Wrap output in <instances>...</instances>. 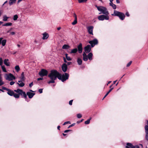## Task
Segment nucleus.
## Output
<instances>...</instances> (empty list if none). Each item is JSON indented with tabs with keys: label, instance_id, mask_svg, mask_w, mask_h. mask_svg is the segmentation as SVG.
I'll use <instances>...</instances> for the list:
<instances>
[{
	"label": "nucleus",
	"instance_id": "4be33fe9",
	"mask_svg": "<svg viewBox=\"0 0 148 148\" xmlns=\"http://www.w3.org/2000/svg\"><path fill=\"white\" fill-rule=\"evenodd\" d=\"M74 16L75 19L74 21L72 23V24L73 25H75L77 23V16L75 14H74Z\"/></svg>",
	"mask_w": 148,
	"mask_h": 148
},
{
	"label": "nucleus",
	"instance_id": "a878e982",
	"mask_svg": "<svg viewBox=\"0 0 148 148\" xmlns=\"http://www.w3.org/2000/svg\"><path fill=\"white\" fill-rule=\"evenodd\" d=\"M77 62L78 65H80L82 64V60L81 59L78 58H77Z\"/></svg>",
	"mask_w": 148,
	"mask_h": 148
},
{
	"label": "nucleus",
	"instance_id": "1a4fd4ad",
	"mask_svg": "<svg viewBox=\"0 0 148 148\" xmlns=\"http://www.w3.org/2000/svg\"><path fill=\"white\" fill-rule=\"evenodd\" d=\"M89 43L91 45V46L92 47H94L95 45L98 43V41L97 39H95L93 40L90 41Z\"/></svg>",
	"mask_w": 148,
	"mask_h": 148
},
{
	"label": "nucleus",
	"instance_id": "2f4dec72",
	"mask_svg": "<svg viewBox=\"0 0 148 148\" xmlns=\"http://www.w3.org/2000/svg\"><path fill=\"white\" fill-rule=\"evenodd\" d=\"M66 59L68 61H70L72 60V58L69 56H68V54L66 53L65 54Z\"/></svg>",
	"mask_w": 148,
	"mask_h": 148
},
{
	"label": "nucleus",
	"instance_id": "37998d69",
	"mask_svg": "<svg viewBox=\"0 0 148 148\" xmlns=\"http://www.w3.org/2000/svg\"><path fill=\"white\" fill-rule=\"evenodd\" d=\"M68 123H69V124H71V122L70 121H66V122H65L64 124H63V125H66V124H67Z\"/></svg>",
	"mask_w": 148,
	"mask_h": 148
},
{
	"label": "nucleus",
	"instance_id": "e433bc0d",
	"mask_svg": "<svg viewBox=\"0 0 148 148\" xmlns=\"http://www.w3.org/2000/svg\"><path fill=\"white\" fill-rule=\"evenodd\" d=\"M15 69L17 72H18L20 70V67L18 65L16 66L15 67Z\"/></svg>",
	"mask_w": 148,
	"mask_h": 148
},
{
	"label": "nucleus",
	"instance_id": "dca6fc26",
	"mask_svg": "<svg viewBox=\"0 0 148 148\" xmlns=\"http://www.w3.org/2000/svg\"><path fill=\"white\" fill-rule=\"evenodd\" d=\"M27 95L28 96L29 98L31 99L34 95L35 93L30 92H27Z\"/></svg>",
	"mask_w": 148,
	"mask_h": 148
},
{
	"label": "nucleus",
	"instance_id": "bf43d9fd",
	"mask_svg": "<svg viewBox=\"0 0 148 148\" xmlns=\"http://www.w3.org/2000/svg\"><path fill=\"white\" fill-rule=\"evenodd\" d=\"M23 0H18L17 1V4H18L20 2L22 1Z\"/></svg>",
	"mask_w": 148,
	"mask_h": 148
},
{
	"label": "nucleus",
	"instance_id": "09e8293b",
	"mask_svg": "<svg viewBox=\"0 0 148 148\" xmlns=\"http://www.w3.org/2000/svg\"><path fill=\"white\" fill-rule=\"evenodd\" d=\"M14 83H15L14 82H13V81H11L10 82V85H12L14 84Z\"/></svg>",
	"mask_w": 148,
	"mask_h": 148
},
{
	"label": "nucleus",
	"instance_id": "39448f33",
	"mask_svg": "<svg viewBox=\"0 0 148 148\" xmlns=\"http://www.w3.org/2000/svg\"><path fill=\"white\" fill-rule=\"evenodd\" d=\"M96 7L98 11L101 12L102 13L105 15H108L109 14V13L106 8L103 6H98L97 5Z\"/></svg>",
	"mask_w": 148,
	"mask_h": 148
},
{
	"label": "nucleus",
	"instance_id": "0e129e2a",
	"mask_svg": "<svg viewBox=\"0 0 148 148\" xmlns=\"http://www.w3.org/2000/svg\"><path fill=\"white\" fill-rule=\"evenodd\" d=\"M61 29V27H59L57 28V29L58 30H60Z\"/></svg>",
	"mask_w": 148,
	"mask_h": 148
},
{
	"label": "nucleus",
	"instance_id": "4c0bfd02",
	"mask_svg": "<svg viewBox=\"0 0 148 148\" xmlns=\"http://www.w3.org/2000/svg\"><path fill=\"white\" fill-rule=\"evenodd\" d=\"M18 18V16L16 14L14 15L13 16V19L14 21H16L17 20Z\"/></svg>",
	"mask_w": 148,
	"mask_h": 148
},
{
	"label": "nucleus",
	"instance_id": "69168bd1",
	"mask_svg": "<svg viewBox=\"0 0 148 148\" xmlns=\"http://www.w3.org/2000/svg\"><path fill=\"white\" fill-rule=\"evenodd\" d=\"M111 82L110 81H109L108 82V84H107V85H108L109 84H110Z\"/></svg>",
	"mask_w": 148,
	"mask_h": 148
},
{
	"label": "nucleus",
	"instance_id": "f3484780",
	"mask_svg": "<svg viewBox=\"0 0 148 148\" xmlns=\"http://www.w3.org/2000/svg\"><path fill=\"white\" fill-rule=\"evenodd\" d=\"M126 148H135V147L133 146L131 143H127V146H126Z\"/></svg>",
	"mask_w": 148,
	"mask_h": 148
},
{
	"label": "nucleus",
	"instance_id": "e2e57ef3",
	"mask_svg": "<svg viewBox=\"0 0 148 148\" xmlns=\"http://www.w3.org/2000/svg\"><path fill=\"white\" fill-rule=\"evenodd\" d=\"M3 22L2 21H0V25L3 23Z\"/></svg>",
	"mask_w": 148,
	"mask_h": 148
},
{
	"label": "nucleus",
	"instance_id": "79ce46f5",
	"mask_svg": "<svg viewBox=\"0 0 148 148\" xmlns=\"http://www.w3.org/2000/svg\"><path fill=\"white\" fill-rule=\"evenodd\" d=\"M132 61H130V62L127 65V66H126L127 67H129V66H130V65L131 64H132Z\"/></svg>",
	"mask_w": 148,
	"mask_h": 148
},
{
	"label": "nucleus",
	"instance_id": "de8ad7c7",
	"mask_svg": "<svg viewBox=\"0 0 148 148\" xmlns=\"http://www.w3.org/2000/svg\"><path fill=\"white\" fill-rule=\"evenodd\" d=\"M73 101V100H71L69 101V104L70 105H72Z\"/></svg>",
	"mask_w": 148,
	"mask_h": 148
},
{
	"label": "nucleus",
	"instance_id": "6e6552de",
	"mask_svg": "<svg viewBox=\"0 0 148 148\" xmlns=\"http://www.w3.org/2000/svg\"><path fill=\"white\" fill-rule=\"evenodd\" d=\"M48 74V71L45 69H42L39 73V75L41 77L47 76Z\"/></svg>",
	"mask_w": 148,
	"mask_h": 148
},
{
	"label": "nucleus",
	"instance_id": "c9c22d12",
	"mask_svg": "<svg viewBox=\"0 0 148 148\" xmlns=\"http://www.w3.org/2000/svg\"><path fill=\"white\" fill-rule=\"evenodd\" d=\"M21 79L23 81L25 80V77L24 73L23 72L21 74Z\"/></svg>",
	"mask_w": 148,
	"mask_h": 148
},
{
	"label": "nucleus",
	"instance_id": "9d476101",
	"mask_svg": "<svg viewBox=\"0 0 148 148\" xmlns=\"http://www.w3.org/2000/svg\"><path fill=\"white\" fill-rule=\"evenodd\" d=\"M91 46L89 45H87L84 48L85 53H89L91 51Z\"/></svg>",
	"mask_w": 148,
	"mask_h": 148
},
{
	"label": "nucleus",
	"instance_id": "603ef678",
	"mask_svg": "<svg viewBox=\"0 0 148 148\" xmlns=\"http://www.w3.org/2000/svg\"><path fill=\"white\" fill-rule=\"evenodd\" d=\"M33 85V82H31V83H30L29 85V86L30 87H31Z\"/></svg>",
	"mask_w": 148,
	"mask_h": 148
},
{
	"label": "nucleus",
	"instance_id": "a211bd4d",
	"mask_svg": "<svg viewBox=\"0 0 148 148\" xmlns=\"http://www.w3.org/2000/svg\"><path fill=\"white\" fill-rule=\"evenodd\" d=\"M83 60L85 61H86L88 60V56L86 54L85 52H84L83 54Z\"/></svg>",
	"mask_w": 148,
	"mask_h": 148
},
{
	"label": "nucleus",
	"instance_id": "864d4df0",
	"mask_svg": "<svg viewBox=\"0 0 148 148\" xmlns=\"http://www.w3.org/2000/svg\"><path fill=\"white\" fill-rule=\"evenodd\" d=\"M15 34V33L14 32H11L10 33V34L12 35H14Z\"/></svg>",
	"mask_w": 148,
	"mask_h": 148
},
{
	"label": "nucleus",
	"instance_id": "0eeeda50",
	"mask_svg": "<svg viewBox=\"0 0 148 148\" xmlns=\"http://www.w3.org/2000/svg\"><path fill=\"white\" fill-rule=\"evenodd\" d=\"M98 18L99 21H103L104 20H108L109 19V16L108 15H102L99 16Z\"/></svg>",
	"mask_w": 148,
	"mask_h": 148
},
{
	"label": "nucleus",
	"instance_id": "7c9ffc66",
	"mask_svg": "<svg viewBox=\"0 0 148 148\" xmlns=\"http://www.w3.org/2000/svg\"><path fill=\"white\" fill-rule=\"evenodd\" d=\"M9 18V17H7L6 16L4 15L3 17V20L4 21H6Z\"/></svg>",
	"mask_w": 148,
	"mask_h": 148
},
{
	"label": "nucleus",
	"instance_id": "f8f14e48",
	"mask_svg": "<svg viewBox=\"0 0 148 148\" xmlns=\"http://www.w3.org/2000/svg\"><path fill=\"white\" fill-rule=\"evenodd\" d=\"M7 40L6 39L3 40V38L2 37L0 38V45L1 44L3 46L5 45Z\"/></svg>",
	"mask_w": 148,
	"mask_h": 148
},
{
	"label": "nucleus",
	"instance_id": "c85d7f7f",
	"mask_svg": "<svg viewBox=\"0 0 148 148\" xmlns=\"http://www.w3.org/2000/svg\"><path fill=\"white\" fill-rule=\"evenodd\" d=\"M113 89V88H112L109 90V91L106 93L105 96H104L102 100H103L104 98H105L108 95L109 93Z\"/></svg>",
	"mask_w": 148,
	"mask_h": 148
},
{
	"label": "nucleus",
	"instance_id": "412c9836",
	"mask_svg": "<svg viewBox=\"0 0 148 148\" xmlns=\"http://www.w3.org/2000/svg\"><path fill=\"white\" fill-rule=\"evenodd\" d=\"M77 51V48H75L71 50L70 52H69L70 54L75 53H76Z\"/></svg>",
	"mask_w": 148,
	"mask_h": 148
},
{
	"label": "nucleus",
	"instance_id": "5fc2aeb1",
	"mask_svg": "<svg viewBox=\"0 0 148 148\" xmlns=\"http://www.w3.org/2000/svg\"><path fill=\"white\" fill-rule=\"evenodd\" d=\"M145 130H146V129H147V130L148 131V125H146L145 127Z\"/></svg>",
	"mask_w": 148,
	"mask_h": 148
},
{
	"label": "nucleus",
	"instance_id": "a18cd8bd",
	"mask_svg": "<svg viewBox=\"0 0 148 148\" xmlns=\"http://www.w3.org/2000/svg\"><path fill=\"white\" fill-rule=\"evenodd\" d=\"M2 89L3 90H7V91H8V89H9L8 88H5V87H3V86L2 87Z\"/></svg>",
	"mask_w": 148,
	"mask_h": 148
},
{
	"label": "nucleus",
	"instance_id": "20e7f679",
	"mask_svg": "<svg viewBox=\"0 0 148 148\" xmlns=\"http://www.w3.org/2000/svg\"><path fill=\"white\" fill-rule=\"evenodd\" d=\"M69 76V74L66 73H65L64 74L62 75L59 73L58 79L61 80L62 82H64L68 79Z\"/></svg>",
	"mask_w": 148,
	"mask_h": 148
},
{
	"label": "nucleus",
	"instance_id": "f704fd0d",
	"mask_svg": "<svg viewBox=\"0 0 148 148\" xmlns=\"http://www.w3.org/2000/svg\"><path fill=\"white\" fill-rule=\"evenodd\" d=\"M1 68L3 71L5 72H7V71L5 67L4 66H1Z\"/></svg>",
	"mask_w": 148,
	"mask_h": 148
},
{
	"label": "nucleus",
	"instance_id": "6ab92c4d",
	"mask_svg": "<svg viewBox=\"0 0 148 148\" xmlns=\"http://www.w3.org/2000/svg\"><path fill=\"white\" fill-rule=\"evenodd\" d=\"M8 59H5L4 60V64L6 66H10V62H8Z\"/></svg>",
	"mask_w": 148,
	"mask_h": 148
},
{
	"label": "nucleus",
	"instance_id": "c756f323",
	"mask_svg": "<svg viewBox=\"0 0 148 148\" xmlns=\"http://www.w3.org/2000/svg\"><path fill=\"white\" fill-rule=\"evenodd\" d=\"M16 84H18L19 87H23L24 85L25 84L23 82H21L20 83H17Z\"/></svg>",
	"mask_w": 148,
	"mask_h": 148
},
{
	"label": "nucleus",
	"instance_id": "6e6d98bb",
	"mask_svg": "<svg viewBox=\"0 0 148 148\" xmlns=\"http://www.w3.org/2000/svg\"><path fill=\"white\" fill-rule=\"evenodd\" d=\"M125 15L127 16H130L128 12H126V13L125 14Z\"/></svg>",
	"mask_w": 148,
	"mask_h": 148
},
{
	"label": "nucleus",
	"instance_id": "7ed1b4c3",
	"mask_svg": "<svg viewBox=\"0 0 148 148\" xmlns=\"http://www.w3.org/2000/svg\"><path fill=\"white\" fill-rule=\"evenodd\" d=\"M112 15L118 16L119 18L122 20H123L125 18L124 14L122 12L114 10L113 14H112Z\"/></svg>",
	"mask_w": 148,
	"mask_h": 148
},
{
	"label": "nucleus",
	"instance_id": "680f3d73",
	"mask_svg": "<svg viewBox=\"0 0 148 148\" xmlns=\"http://www.w3.org/2000/svg\"><path fill=\"white\" fill-rule=\"evenodd\" d=\"M60 126L59 125L57 127L58 129V130H60Z\"/></svg>",
	"mask_w": 148,
	"mask_h": 148
},
{
	"label": "nucleus",
	"instance_id": "58836bf2",
	"mask_svg": "<svg viewBox=\"0 0 148 148\" xmlns=\"http://www.w3.org/2000/svg\"><path fill=\"white\" fill-rule=\"evenodd\" d=\"M78 1L80 3L86 2L87 0H78Z\"/></svg>",
	"mask_w": 148,
	"mask_h": 148
},
{
	"label": "nucleus",
	"instance_id": "5701e85b",
	"mask_svg": "<svg viewBox=\"0 0 148 148\" xmlns=\"http://www.w3.org/2000/svg\"><path fill=\"white\" fill-rule=\"evenodd\" d=\"M93 54L91 53H90L88 55V58L90 60H91L92 59Z\"/></svg>",
	"mask_w": 148,
	"mask_h": 148
},
{
	"label": "nucleus",
	"instance_id": "72a5a7b5",
	"mask_svg": "<svg viewBox=\"0 0 148 148\" xmlns=\"http://www.w3.org/2000/svg\"><path fill=\"white\" fill-rule=\"evenodd\" d=\"M91 119V118L90 117L89 119H88L85 122V124H88L90 123V121Z\"/></svg>",
	"mask_w": 148,
	"mask_h": 148
},
{
	"label": "nucleus",
	"instance_id": "338daca9",
	"mask_svg": "<svg viewBox=\"0 0 148 148\" xmlns=\"http://www.w3.org/2000/svg\"><path fill=\"white\" fill-rule=\"evenodd\" d=\"M0 91H2V92H3L4 91L2 89H0Z\"/></svg>",
	"mask_w": 148,
	"mask_h": 148
},
{
	"label": "nucleus",
	"instance_id": "473e14b6",
	"mask_svg": "<svg viewBox=\"0 0 148 148\" xmlns=\"http://www.w3.org/2000/svg\"><path fill=\"white\" fill-rule=\"evenodd\" d=\"M12 23H5L3 25V26H10L12 25Z\"/></svg>",
	"mask_w": 148,
	"mask_h": 148
},
{
	"label": "nucleus",
	"instance_id": "b1692460",
	"mask_svg": "<svg viewBox=\"0 0 148 148\" xmlns=\"http://www.w3.org/2000/svg\"><path fill=\"white\" fill-rule=\"evenodd\" d=\"M70 48V46L69 45L66 44L64 45L62 47V49H68Z\"/></svg>",
	"mask_w": 148,
	"mask_h": 148
},
{
	"label": "nucleus",
	"instance_id": "052dcab7",
	"mask_svg": "<svg viewBox=\"0 0 148 148\" xmlns=\"http://www.w3.org/2000/svg\"><path fill=\"white\" fill-rule=\"evenodd\" d=\"M116 3H120V1L119 0H116Z\"/></svg>",
	"mask_w": 148,
	"mask_h": 148
},
{
	"label": "nucleus",
	"instance_id": "ddd939ff",
	"mask_svg": "<svg viewBox=\"0 0 148 148\" xmlns=\"http://www.w3.org/2000/svg\"><path fill=\"white\" fill-rule=\"evenodd\" d=\"M77 51L78 50V52L79 53H81L82 51V44L80 43L78 45L77 47Z\"/></svg>",
	"mask_w": 148,
	"mask_h": 148
},
{
	"label": "nucleus",
	"instance_id": "423d86ee",
	"mask_svg": "<svg viewBox=\"0 0 148 148\" xmlns=\"http://www.w3.org/2000/svg\"><path fill=\"white\" fill-rule=\"evenodd\" d=\"M4 77L6 80L9 81H12L15 79V77L11 73L5 74Z\"/></svg>",
	"mask_w": 148,
	"mask_h": 148
},
{
	"label": "nucleus",
	"instance_id": "f03ea898",
	"mask_svg": "<svg viewBox=\"0 0 148 148\" xmlns=\"http://www.w3.org/2000/svg\"><path fill=\"white\" fill-rule=\"evenodd\" d=\"M14 91L18 93V94L14 93L13 96L16 98H18L19 97V95L24 97L25 98H27V95L25 92L23 91L22 90L20 89L14 90Z\"/></svg>",
	"mask_w": 148,
	"mask_h": 148
},
{
	"label": "nucleus",
	"instance_id": "9b49d317",
	"mask_svg": "<svg viewBox=\"0 0 148 148\" xmlns=\"http://www.w3.org/2000/svg\"><path fill=\"white\" fill-rule=\"evenodd\" d=\"M87 28L88 33L92 35H93V27L92 26H90L87 27Z\"/></svg>",
	"mask_w": 148,
	"mask_h": 148
},
{
	"label": "nucleus",
	"instance_id": "49530a36",
	"mask_svg": "<svg viewBox=\"0 0 148 148\" xmlns=\"http://www.w3.org/2000/svg\"><path fill=\"white\" fill-rule=\"evenodd\" d=\"M75 125V123H73V124H72L71 125H69L68 127V129H69V128L71 127H72V126H73L74 125Z\"/></svg>",
	"mask_w": 148,
	"mask_h": 148
},
{
	"label": "nucleus",
	"instance_id": "2eb2a0df",
	"mask_svg": "<svg viewBox=\"0 0 148 148\" xmlns=\"http://www.w3.org/2000/svg\"><path fill=\"white\" fill-rule=\"evenodd\" d=\"M43 37L42 39L43 40H46L49 37V34L46 33L45 32L42 34Z\"/></svg>",
	"mask_w": 148,
	"mask_h": 148
},
{
	"label": "nucleus",
	"instance_id": "c03bdc74",
	"mask_svg": "<svg viewBox=\"0 0 148 148\" xmlns=\"http://www.w3.org/2000/svg\"><path fill=\"white\" fill-rule=\"evenodd\" d=\"M71 130H65V131H64V132L66 133H67L69 132H71Z\"/></svg>",
	"mask_w": 148,
	"mask_h": 148
},
{
	"label": "nucleus",
	"instance_id": "f257e3e1",
	"mask_svg": "<svg viewBox=\"0 0 148 148\" xmlns=\"http://www.w3.org/2000/svg\"><path fill=\"white\" fill-rule=\"evenodd\" d=\"M59 72L56 70H53L51 71L50 73L48 75V77H49L51 80L47 82L49 84L50 83H55V80L57 77L58 78Z\"/></svg>",
	"mask_w": 148,
	"mask_h": 148
},
{
	"label": "nucleus",
	"instance_id": "cd10ccee",
	"mask_svg": "<svg viewBox=\"0 0 148 148\" xmlns=\"http://www.w3.org/2000/svg\"><path fill=\"white\" fill-rule=\"evenodd\" d=\"M145 139L146 140H148V131L147 129H146V130H145Z\"/></svg>",
	"mask_w": 148,
	"mask_h": 148
},
{
	"label": "nucleus",
	"instance_id": "4468645a",
	"mask_svg": "<svg viewBox=\"0 0 148 148\" xmlns=\"http://www.w3.org/2000/svg\"><path fill=\"white\" fill-rule=\"evenodd\" d=\"M62 71L64 72H66L67 70V66L66 63H64L62 65Z\"/></svg>",
	"mask_w": 148,
	"mask_h": 148
},
{
	"label": "nucleus",
	"instance_id": "4d7b16f0",
	"mask_svg": "<svg viewBox=\"0 0 148 148\" xmlns=\"http://www.w3.org/2000/svg\"><path fill=\"white\" fill-rule=\"evenodd\" d=\"M64 62L65 63H67V62L66 59L64 57Z\"/></svg>",
	"mask_w": 148,
	"mask_h": 148
},
{
	"label": "nucleus",
	"instance_id": "393cba45",
	"mask_svg": "<svg viewBox=\"0 0 148 148\" xmlns=\"http://www.w3.org/2000/svg\"><path fill=\"white\" fill-rule=\"evenodd\" d=\"M16 0H10L9 1V4L10 5H12L14 3Z\"/></svg>",
	"mask_w": 148,
	"mask_h": 148
},
{
	"label": "nucleus",
	"instance_id": "774afa93",
	"mask_svg": "<svg viewBox=\"0 0 148 148\" xmlns=\"http://www.w3.org/2000/svg\"><path fill=\"white\" fill-rule=\"evenodd\" d=\"M8 2V1H5L4 2V4H5L7 2Z\"/></svg>",
	"mask_w": 148,
	"mask_h": 148
},
{
	"label": "nucleus",
	"instance_id": "8fccbe9b",
	"mask_svg": "<svg viewBox=\"0 0 148 148\" xmlns=\"http://www.w3.org/2000/svg\"><path fill=\"white\" fill-rule=\"evenodd\" d=\"M38 92L40 93H41L42 92V89H40L38 90Z\"/></svg>",
	"mask_w": 148,
	"mask_h": 148
},
{
	"label": "nucleus",
	"instance_id": "a19ab883",
	"mask_svg": "<svg viewBox=\"0 0 148 148\" xmlns=\"http://www.w3.org/2000/svg\"><path fill=\"white\" fill-rule=\"evenodd\" d=\"M3 64V60L2 58H0V65L2 66Z\"/></svg>",
	"mask_w": 148,
	"mask_h": 148
},
{
	"label": "nucleus",
	"instance_id": "ea45409f",
	"mask_svg": "<svg viewBox=\"0 0 148 148\" xmlns=\"http://www.w3.org/2000/svg\"><path fill=\"white\" fill-rule=\"evenodd\" d=\"M77 116L78 118H80L82 117V115L80 114H77Z\"/></svg>",
	"mask_w": 148,
	"mask_h": 148
},
{
	"label": "nucleus",
	"instance_id": "13d9d810",
	"mask_svg": "<svg viewBox=\"0 0 148 148\" xmlns=\"http://www.w3.org/2000/svg\"><path fill=\"white\" fill-rule=\"evenodd\" d=\"M43 79L42 78H41V77L37 79V80L38 81H39L40 80H42Z\"/></svg>",
	"mask_w": 148,
	"mask_h": 148
},
{
	"label": "nucleus",
	"instance_id": "aec40b11",
	"mask_svg": "<svg viewBox=\"0 0 148 148\" xmlns=\"http://www.w3.org/2000/svg\"><path fill=\"white\" fill-rule=\"evenodd\" d=\"M7 93L8 94L11 96H13L14 94V92L13 91L8 89V90Z\"/></svg>",
	"mask_w": 148,
	"mask_h": 148
},
{
	"label": "nucleus",
	"instance_id": "3c124183",
	"mask_svg": "<svg viewBox=\"0 0 148 148\" xmlns=\"http://www.w3.org/2000/svg\"><path fill=\"white\" fill-rule=\"evenodd\" d=\"M71 64L72 63L71 62H67L66 64H67V66Z\"/></svg>",
	"mask_w": 148,
	"mask_h": 148
},
{
	"label": "nucleus",
	"instance_id": "bb28decb",
	"mask_svg": "<svg viewBox=\"0 0 148 148\" xmlns=\"http://www.w3.org/2000/svg\"><path fill=\"white\" fill-rule=\"evenodd\" d=\"M4 84V82L3 81V79L2 77L0 75V86H1Z\"/></svg>",
	"mask_w": 148,
	"mask_h": 148
}]
</instances>
